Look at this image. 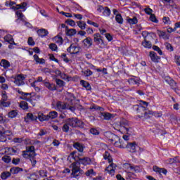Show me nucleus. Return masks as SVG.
I'll list each match as a JSON object with an SVG mask.
<instances>
[{
	"label": "nucleus",
	"mask_w": 180,
	"mask_h": 180,
	"mask_svg": "<svg viewBox=\"0 0 180 180\" xmlns=\"http://www.w3.org/2000/svg\"><path fill=\"white\" fill-rule=\"evenodd\" d=\"M79 162H75L72 163V176L73 178H77L79 176L80 174H82V170H81V164L83 165H88V164H91V159L89 158H79L78 157Z\"/></svg>",
	"instance_id": "f257e3e1"
},
{
	"label": "nucleus",
	"mask_w": 180,
	"mask_h": 180,
	"mask_svg": "<svg viewBox=\"0 0 180 180\" xmlns=\"http://www.w3.org/2000/svg\"><path fill=\"white\" fill-rule=\"evenodd\" d=\"M22 155L23 158L30 160L32 167H36V164H37V160H36V155H37V154L36 153V149L34 148V146H27L26 150L22 152Z\"/></svg>",
	"instance_id": "f03ea898"
},
{
	"label": "nucleus",
	"mask_w": 180,
	"mask_h": 180,
	"mask_svg": "<svg viewBox=\"0 0 180 180\" xmlns=\"http://www.w3.org/2000/svg\"><path fill=\"white\" fill-rule=\"evenodd\" d=\"M134 110H136V112L138 113V117H139V119H143V120L148 119V117H150V115H153V112H151V111L146 109L143 105H134Z\"/></svg>",
	"instance_id": "7ed1b4c3"
},
{
	"label": "nucleus",
	"mask_w": 180,
	"mask_h": 180,
	"mask_svg": "<svg viewBox=\"0 0 180 180\" xmlns=\"http://www.w3.org/2000/svg\"><path fill=\"white\" fill-rule=\"evenodd\" d=\"M154 36V33L148 32L147 31L142 32V36L144 38V40L142 41V46L145 47V49H151L153 44L150 41V40H153V35Z\"/></svg>",
	"instance_id": "20e7f679"
},
{
	"label": "nucleus",
	"mask_w": 180,
	"mask_h": 180,
	"mask_svg": "<svg viewBox=\"0 0 180 180\" xmlns=\"http://www.w3.org/2000/svg\"><path fill=\"white\" fill-rule=\"evenodd\" d=\"M120 125L121 130H125V133L127 134H131V131H130V130H131V127H129V121L123 120L122 121H121Z\"/></svg>",
	"instance_id": "39448f33"
},
{
	"label": "nucleus",
	"mask_w": 180,
	"mask_h": 180,
	"mask_svg": "<svg viewBox=\"0 0 180 180\" xmlns=\"http://www.w3.org/2000/svg\"><path fill=\"white\" fill-rule=\"evenodd\" d=\"M106 137H107V139H108V140H109V141H110V143L114 144V146H115L116 143L119 142L120 138L117 136V135H116L113 133H110V132L107 133Z\"/></svg>",
	"instance_id": "423d86ee"
},
{
	"label": "nucleus",
	"mask_w": 180,
	"mask_h": 180,
	"mask_svg": "<svg viewBox=\"0 0 180 180\" xmlns=\"http://www.w3.org/2000/svg\"><path fill=\"white\" fill-rule=\"evenodd\" d=\"M26 77L23 75H18L14 78V84L18 86H21L25 84V79Z\"/></svg>",
	"instance_id": "0eeeda50"
},
{
	"label": "nucleus",
	"mask_w": 180,
	"mask_h": 180,
	"mask_svg": "<svg viewBox=\"0 0 180 180\" xmlns=\"http://www.w3.org/2000/svg\"><path fill=\"white\" fill-rule=\"evenodd\" d=\"M116 164L115 163H111L108 167H106L105 171L111 175V176H113L115 175V171H116Z\"/></svg>",
	"instance_id": "6e6552de"
},
{
	"label": "nucleus",
	"mask_w": 180,
	"mask_h": 180,
	"mask_svg": "<svg viewBox=\"0 0 180 180\" xmlns=\"http://www.w3.org/2000/svg\"><path fill=\"white\" fill-rule=\"evenodd\" d=\"M128 171L131 172H135V174H139V172H141V169L140 166H134L131 164H127Z\"/></svg>",
	"instance_id": "1a4fd4ad"
},
{
	"label": "nucleus",
	"mask_w": 180,
	"mask_h": 180,
	"mask_svg": "<svg viewBox=\"0 0 180 180\" xmlns=\"http://www.w3.org/2000/svg\"><path fill=\"white\" fill-rule=\"evenodd\" d=\"M24 120L25 123H30V122H34L37 120V116L33 115L32 113L29 112L24 117Z\"/></svg>",
	"instance_id": "9d476101"
},
{
	"label": "nucleus",
	"mask_w": 180,
	"mask_h": 180,
	"mask_svg": "<svg viewBox=\"0 0 180 180\" xmlns=\"http://www.w3.org/2000/svg\"><path fill=\"white\" fill-rule=\"evenodd\" d=\"M8 133H11L8 131H4V127L0 126V141L1 143H5L6 141V136L5 134H8Z\"/></svg>",
	"instance_id": "9b49d317"
},
{
	"label": "nucleus",
	"mask_w": 180,
	"mask_h": 180,
	"mask_svg": "<svg viewBox=\"0 0 180 180\" xmlns=\"http://www.w3.org/2000/svg\"><path fill=\"white\" fill-rule=\"evenodd\" d=\"M94 41L96 44H103V39H102V36L99 33H96L94 35Z\"/></svg>",
	"instance_id": "f8f14e48"
},
{
	"label": "nucleus",
	"mask_w": 180,
	"mask_h": 180,
	"mask_svg": "<svg viewBox=\"0 0 180 180\" xmlns=\"http://www.w3.org/2000/svg\"><path fill=\"white\" fill-rule=\"evenodd\" d=\"M127 144H129V143L127 141H124L120 138L118 142L115 143V147H118L119 148H127Z\"/></svg>",
	"instance_id": "ddd939ff"
},
{
	"label": "nucleus",
	"mask_w": 180,
	"mask_h": 180,
	"mask_svg": "<svg viewBox=\"0 0 180 180\" xmlns=\"http://www.w3.org/2000/svg\"><path fill=\"white\" fill-rule=\"evenodd\" d=\"M67 51L70 53V54H78L79 53V49L75 46L74 44H71L69 48H68Z\"/></svg>",
	"instance_id": "4468645a"
},
{
	"label": "nucleus",
	"mask_w": 180,
	"mask_h": 180,
	"mask_svg": "<svg viewBox=\"0 0 180 180\" xmlns=\"http://www.w3.org/2000/svg\"><path fill=\"white\" fill-rule=\"evenodd\" d=\"M100 117L104 120H110V119H113V115L109 112H101Z\"/></svg>",
	"instance_id": "2eb2a0df"
},
{
	"label": "nucleus",
	"mask_w": 180,
	"mask_h": 180,
	"mask_svg": "<svg viewBox=\"0 0 180 180\" xmlns=\"http://www.w3.org/2000/svg\"><path fill=\"white\" fill-rule=\"evenodd\" d=\"M77 117L67 119V124H69L70 127H77Z\"/></svg>",
	"instance_id": "dca6fc26"
},
{
	"label": "nucleus",
	"mask_w": 180,
	"mask_h": 180,
	"mask_svg": "<svg viewBox=\"0 0 180 180\" xmlns=\"http://www.w3.org/2000/svg\"><path fill=\"white\" fill-rule=\"evenodd\" d=\"M67 103H63L61 101H58L56 103V108L57 109H58V110H64L65 109H67Z\"/></svg>",
	"instance_id": "f3484780"
},
{
	"label": "nucleus",
	"mask_w": 180,
	"mask_h": 180,
	"mask_svg": "<svg viewBox=\"0 0 180 180\" xmlns=\"http://www.w3.org/2000/svg\"><path fill=\"white\" fill-rule=\"evenodd\" d=\"M44 85L46 88H48L49 91H57V87L54 84H50L49 82H44Z\"/></svg>",
	"instance_id": "a211bd4d"
},
{
	"label": "nucleus",
	"mask_w": 180,
	"mask_h": 180,
	"mask_svg": "<svg viewBox=\"0 0 180 180\" xmlns=\"http://www.w3.org/2000/svg\"><path fill=\"white\" fill-rule=\"evenodd\" d=\"M127 148L129 149L130 153H136V142L128 143L127 145Z\"/></svg>",
	"instance_id": "6ab92c4d"
},
{
	"label": "nucleus",
	"mask_w": 180,
	"mask_h": 180,
	"mask_svg": "<svg viewBox=\"0 0 180 180\" xmlns=\"http://www.w3.org/2000/svg\"><path fill=\"white\" fill-rule=\"evenodd\" d=\"M74 148L79 150V153L84 152V145L81 144L79 142H76L73 144Z\"/></svg>",
	"instance_id": "aec40b11"
},
{
	"label": "nucleus",
	"mask_w": 180,
	"mask_h": 180,
	"mask_svg": "<svg viewBox=\"0 0 180 180\" xmlns=\"http://www.w3.org/2000/svg\"><path fill=\"white\" fill-rule=\"evenodd\" d=\"M149 56L153 63H158L160 60V57L157 56V53L154 51H150Z\"/></svg>",
	"instance_id": "412c9836"
},
{
	"label": "nucleus",
	"mask_w": 180,
	"mask_h": 180,
	"mask_svg": "<svg viewBox=\"0 0 180 180\" xmlns=\"http://www.w3.org/2000/svg\"><path fill=\"white\" fill-rule=\"evenodd\" d=\"M5 41L9 43V44H15V41L13 40V37L11 34H7L4 37Z\"/></svg>",
	"instance_id": "4be33fe9"
},
{
	"label": "nucleus",
	"mask_w": 180,
	"mask_h": 180,
	"mask_svg": "<svg viewBox=\"0 0 180 180\" xmlns=\"http://www.w3.org/2000/svg\"><path fill=\"white\" fill-rule=\"evenodd\" d=\"M83 44L84 47H91L92 46V39L91 37H87L83 40Z\"/></svg>",
	"instance_id": "5701e85b"
},
{
	"label": "nucleus",
	"mask_w": 180,
	"mask_h": 180,
	"mask_svg": "<svg viewBox=\"0 0 180 180\" xmlns=\"http://www.w3.org/2000/svg\"><path fill=\"white\" fill-rule=\"evenodd\" d=\"M23 171L22 168L20 167H12L10 169V172L13 174V175H15L16 174H19V172H22Z\"/></svg>",
	"instance_id": "b1692460"
},
{
	"label": "nucleus",
	"mask_w": 180,
	"mask_h": 180,
	"mask_svg": "<svg viewBox=\"0 0 180 180\" xmlns=\"http://www.w3.org/2000/svg\"><path fill=\"white\" fill-rule=\"evenodd\" d=\"M37 34L41 37H46V36H47V34H49V31H47V30H46V29H40V30H37Z\"/></svg>",
	"instance_id": "393cba45"
},
{
	"label": "nucleus",
	"mask_w": 180,
	"mask_h": 180,
	"mask_svg": "<svg viewBox=\"0 0 180 180\" xmlns=\"http://www.w3.org/2000/svg\"><path fill=\"white\" fill-rule=\"evenodd\" d=\"M38 119L40 122H45L46 120H49V116L48 115H44V114L41 112L38 113Z\"/></svg>",
	"instance_id": "a878e982"
},
{
	"label": "nucleus",
	"mask_w": 180,
	"mask_h": 180,
	"mask_svg": "<svg viewBox=\"0 0 180 180\" xmlns=\"http://www.w3.org/2000/svg\"><path fill=\"white\" fill-rule=\"evenodd\" d=\"M0 65H1V67H4L5 69H6V68H9V67H11V63L7 60L2 59L0 63Z\"/></svg>",
	"instance_id": "bb28decb"
},
{
	"label": "nucleus",
	"mask_w": 180,
	"mask_h": 180,
	"mask_svg": "<svg viewBox=\"0 0 180 180\" xmlns=\"http://www.w3.org/2000/svg\"><path fill=\"white\" fill-rule=\"evenodd\" d=\"M80 84H81V85H82V86L86 88V91H91V84H89V83L88 82H86L85 80H81Z\"/></svg>",
	"instance_id": "cd10ccee"
},
{
	"label": "nucleus",
	"mask_w": 180,
	"mask_h": 180,
	"mask_svg": "<svg viewBox=\"0 0 180 180\" xmlns=\"http://www.w3.org/2000/svg\"><path fill=\"white\" fill-rule=\"evenodd\" d=\"M11 175H12L11 172H4L1 174V178L3 180L8 179Z\"/></svg>",
	"instance_id": "c85d7f7f"
},
{
	"label": "nucleus",
	"mask_w": 180,
	"mask_h": 180,
	"mask_svg": "<svg viewBox=\"0 0 180 180\" xmlns=\"http://www.w3.org/2000/svg\"><path fill=\"white\" fill-rule=\"evenodd\" d=\"M25 6H27V3L23 2L21 4L16 5V7L13 6V9H15V11H18V9H25Z\"/></svg>",
	"instance_id": "c756f323"
},
{
	"label": "nucleus",
	"mask_w": 180,
	"mask_h": 180,
	"mask_svg": "<svg viewBox=\"0 0 180 180\" xmlns=\"http://www.w3.org/2000/svg\"><path fill=\"white\" fill-rule=\"evenodd\" d=\"M58 116V113L56 111H51L48 115V120L50 119H56Z\"/></svg>",
	"instance_id": "7c9ffc66"
},
{
	"label": "nucleus",
	"mask_w": 180,
	"mask_h": 180,
	"mask_svg": "<svg viewBox=\"0 0 180 180\" xmlns=\"http://www.w3.org/2000/svg\"><path fill=\"white\" fill-rule=\"evenodd\" d=\"M104 160H108V162H112L113 160L112 159V156H110V153L109 152L105 151V153L103 155Z\"/></svg>",
	"instance_id": "2f4dec72"
},
{
	"label": "nucleus",
	"mask_w": 180,
	"mask_h": 180,
	"mask_svg": "<svg viewBox=\"0 0 180 180\" xmlns=\"http://www.w3.org/2000/svg\"><path fill=\"white\" fill-rule=\"evenodd\" d=\"M20 107L24 110H27L29 109V104L26 101H21L20 103Z\"/></svg>",
	"instance_id": "473e14b6"
},
{
	"label": "nucleus",
	"mask_w": 180,
	"mask_h": 180,
	"mask_svg": "<svg viewBox=\"0 0 180 180\" xmlns=\"http://www.w3.org/2000/svg\"><path fill=\"white\" fill-rule=\"evenodd\" d=\"M53 40L55 41V43H58V44H59L60 46H61V44H63V37H60V36H56L53 38Z\"/></svg>",
	"instance_id": "72a5a7b5"
},
{
	"label": "nucleus",
	"mask_w": 180,
	"mask_h": 180,
	"mask_svg": "<svg viewBox=\"0 0 180 180\" xmlns=\"http://www.w3.org/2000/svg\"><path fill=\"white\" fill-rule=\"evenodd\" d=\"M82 75H84V77H91V75H92V74H94V72H92V71H91V70L87 69L85 70H82Z\"/></svg>",
	"instance_id": "f704fd0d"
},
{
	"label": "nucleus",
	"mask_w": 180,
	"mask_h": 180,
	"mask_svg": "<svg viewBox=\"0 0 180 180\" xmlns=\"http://www.w3.org/2000/svg\"><path fill=\"white\" fill-rule=\"evenodd\" d=\"M77 23V26H79V27H80V29H82V30H85V29L86 27V23H85V22L78 21Z\"/></svg>",
	"instance_id": "c9c22d12"
},
{
	"label": "nucleus",
	"mask_w": 180,
	"mask_h": 180,
	"mask_svg": "<svg viewBox=\"0 0 180 180\" xmlns=\"http://www.w3.org/2000/svg\"><path fill=\"white\" fill-rule=\"evenodd\" d=\"M62 130L65 133H68V131L70 130V124L67 123V120L65 121V124L63 125Z\"/></svg>",
	"instance_id": "e433bc0d"
},
{
	"label": "nucleus",
	"mask_w": 180,
	"mask_h": 180,
	"mask_svg": "<svg viewBox=\"0 0 180 180\" xmlns=\"http://www.w3.org/2000/svg\"><path fill=\"white\" fill-rule=\"evenodd\" d=\"M115 20L117 23H120V25L123 24V18L122 17V15L117 14L115 16Z\"/></svg>",
	"instance_id": "4c0bfd02"
},
{
	"label": "nucleus",
	"mask_w": 180,
	"mask_h": 180,
	"mask_svg": "<svg viewBox=\"0 0 180 180\" xmlns=\"http://www.w3.org/2000/svg\"><path fill=\"white\" fill-rule=\"evenodd\" d=\"M103 16H110V8L108 7H104V10H103Z\"/></svg>",
	"instance_id": "58836bf2"
},
{
	"label": "nucleus",
	"mask_w": 180,
	"mask_h": 180,
	"mask_svg": "<svg viewBox=\"0 0 180 180\" xmlns=\"http://www.w3.org/2000/svg\"><path fill=\"white\" fill-rule=\"evenodd\" d=\"M128 23H130V25H136L137 22L139 20H137V18L134 17L133 18H129L127 20Z\"/></svg>",
	"instance_id": "ea45409f"
},
{
	"label": "nucleus",
	"mask_w": 180,
	"mask_h": 180,
	"mask_svg": "<svg viewBox=\"0 0 180 180\" xmlns=\"http://www.w3.org/2000/svg\"><path fill=\"white\" fill-rule=\"evenodd\" d=\"M75 34H77V30L75 29L68 30L67 31L68 36H74Z\"/></svg>",
	"instance_id": "a19ab883"
},
{
	"label": "nucleus",
	"mask_w": 180,
	"mask_h": 180,
	"mask_svg": "<svg viewBox=\"0 0 180 180\" xmlns=\"http://www.w3.org/2000/svg\"><path fill=\"white\" fill-rule=\"evenodd\" d=\"M137 173L134 172H128L127 174L129 178H132V179H136L137 178Z\"/></svg>",
	"instance_id": "79ce46f5"
},
{
	"label": "nucleus",
	"mask_w": 180,
	"mask_h": 180,
	"mask_svg": "<svg viewBox=\"0 0 180 180\" xmlns=\"http://www.w3.org/2000/svg\"><path fill=\"white\" fill-rule=\"evenodd\" d=\"M1 160L4 161V162H6V164H9L11 162V156L8 155H4L2 157Z\"/></svg>",
	"instance_id": "37998d69"
},
{
	"label": "nucleus",
	"mask_w": 180,
	"mask_h": 180,
	"mask_svg": "<svg viewBox=\"0 0 180 180\" xmlns=\"http://www.w3.org/2000/svg\"><path fill=\"white\" fill-rule=\"evenodd\" d=\"M18 116V112L15 110H12L10 112H8V117L11 119H13Z\"/></svg>",
	"instance_id": "c03bdc74"
},
{
	"label": "nucleus",
	"mask_w": 180,
	"mask_h": 180,
	"mask_svg": "<svg viewBox=\"0 0 180 180\" xmlns=\"http://www.w3.org/2000/svg\"><path fill=\"white\" fill-rule=\"evenodd\" d=\"M84 125L85 124L84 122L78 120V118L77 119L76 127H80L81 129H83Z\"/></svg>",
	"instance_id": "a18cd8bd"
},
{
	"label": "nucleus",
	"mask_w": 180,
	"mask_h": 180,
	"mask_svg": "<svg viewBox=\"0 0 180 180\" xmlns=\"http://www.w3.org/2000/svg\"><path fill=\"white\" fill-rule=\"evenodd\" d=\"M49 49L52 51H57L58 47H57V44H56L54 43H51V44H49Z\"/></svg>",
	"instance_id": "49530a36"
},
{
	"label": "nucleus",
	"mask_w": 180,
	"mask_h": 180,
	"mask_svg": "<svg viewBox=\"0 0 180 180\" xmlns=\"http://www.w3.org/2000/svg\"><path fill=\"white\" fill-rule=\"evenodd\" d=\"M85 175L86 176H91V175H96V173L94 172L93 169H90L86 172Z\"/></svg>",
	"instance_id": "de8ad7c7"
},
{
	"label": "nucleus",
	"mask_w": 180,
	"mask_h": 180,
	"mask_svg": "<svg viewBox=\"0 0 180 180\" xmlns=\"http://www.w3.org/2000/svg\"><path fill=\"white\" fill-rule=\"evenodd\" d=\"M158 34L160 37H162V39H167V34L165 32L158 30Z\"/></svg>",
	"instance_id": "09e8293b"
},
{
	"label": "nucleus",
	"mask_w": 180,
	"mask_h": 180,
	"mask_svg": "<svg viewBox=\"0 0 180 180\" xmlns=\"http://www.w3.org/2000/svg\"><path fill=\"white\" fill-rule=\"evenodd\" d=\"M90 133L94 136H99V131L95 128H92L90 129Z\"/></svg>",
	"instance_id": "8fccbe9b"
},
{
	"label": "nucleus",
	"mask_w": 180,
	"mask_h": 180,
	"mask_svg": "<svg viewBox=\"0 0 180 180\" xmlns=\"http://www.w3.org/2000/svg\"><path fill=\"white\" fill-rule=\"evenodd\" d=\"M150 20H151V22H154V23H158V20H157V17H155V14L150 15Z\"/></svg>",
	"instance_id": "3c124183"
},
{
	"label": "nucleus",
	"mask_w": 180,
	"mask_h": 180,
	"mask_svg": "<svg viewBox=\"0 0 180 180\" xmlns=\"http://www.w3.org/2000/svg\"><path fill=\"white\" fill-rule=\"evenodd\" d=\"M153 50H155V51H157L158 54H160V56H162V51H161V49H160V47H158V46H153Z\"/></svg>",
	"instance_id": "603ef678"
},
{
	"label": "nucleus",
	"mask_w": 180,
	"mask_h": 180,
	"mask_svg": "<svg viewBox=\"0 0 180 180\" xmlns=\"http://www.w3.org/2000/svg\"><path fill=\"white\" fill-rule=\"evenodd\" d=\"M1 106H4V108H8L9 105H11V102L6 101H3L0 102Z\"/></svg>",
	"instance_id": "864d4df0"
},
{
	"label": "nucleus",
	"mask_w": 180,
	"mask_h": 180,
	"mask_svg": "<svg viewBox=\"0 0 180 180\" xmlns=\"http://www.w3.org/2000/svg\"><path fill=\"white\" fill-rule=\"evenodd\" d=\"M56 82L58 85V86H64V81L60 79H56Z\"/></svg>",
	"instance_id": "5fc2aeb1"
},
{
	"label": "nucleus",
	"mask_w": 180,
	"mask_h": 180,
	"mask_svg": "<svg viewBox=\"0 0 180 180\" xmlns=\"http://www.w3.org/2000/svg\"><path fill=\"white\" fill-rule=\"evenodd\" d=\"M166 49L167 50H169V51H174V47H172V45L169 43H165Z\"/></svg>",
	"instance_id": "6e6d98bb"
},
{
	"label": "nucleus",
	"mask_w": 180,
	"mask_h": 180,
	"mask_svg": "<svg viewBox=\"0 0 180 180\" xmlns=\"http://www.w3.org/2000/svg\"><path fill=\"white\" fill-rule=\"evenodd\" d=\"M39 174L42 178H44V176H47V171L46 170H40L39 172Z\"/></svg>",
	"instance_id": "4d7b16f0"
},
{
	"label": "nucleus",
	"mask_w": 180,
	"mask_h": 180,
	"mask_svg": "<svg viewBox=\"0 0 180 180\" xmlns=\"http://www.w3.org/2000/svg\"><path fill=\"white\" fill-rule=\"evenodd\" d=\"M144 12L147 14V15H153V9H151L150 8H146L144 9Z\"/></svg>",
	"instance_id": "13d9d810"
},
{
	"label": "nucleus",
	"mask_w": 180,
	"mask_h": 180,
	"mask_svg": "<svg viewBox=\"0 0 180 180\" xmlns=\"http://www.w3.org/2000/svg\"><path fill=\"white\" fill-rule=\"evenodd\" d=\"M92 109H94V110H103V108L102 107L96 105H92L91 107H90V110H92Z\"/></svg>",
	"instance_id": "bf43d9fd"
},
{
	"label": "nucleus",
	"mask_w": 180,
	"mask_h": 180,
	"mask_svg": "<svg viewBox=\"0 0 180 180\" xmlns=\"http://www.w3.org/2000/svg\"><path fill=\"white\" fill-rule=\"evenodd\" d=\"M66 23H68V25L70 26H75V21H74V20L68 19L66 21Z\"/></svg>",
	"instance_id": "052dcab7"
},
{
	"label": "nucleus",
	"mask_w": 180,
	"mask_h": 180,
	"mask_svg": "<svg viewBox=\"0 0 180 180\" xmlns=\"http://www.w3.org/2000/svg\"><path fill=\"white\" fill-rule=\"evenodd\" d=\"M8 101V96L6 95V91H4L2 93V98L1 101Z\"/></svg>",
	"instance_id": "680f3d73"
},
{
	"label": "nucleus",
	"mask_w": 180,
	"mask_h": 180,
	"mask_svg": "<svg viewBox=\"0 0 180 180\" xmlns=\"http://www.w3.org/2000/svg\"><path fill=\"white\" fill-rule=\"evenodd\" d=\"M16 15L18 18V19H23V13H22V11H18L16 12Z\"/></svg>",
	"instance_id": "e2e57ef3"
},
{
	"label": "nucleus",
	"mask_w": 180,
	"mask_h": 180,
	"mask_svg": "<svg viewBox=\"0 0 180 180\" xmlns=\"http://www.w3.org/2000/svg\"><path fill=\"white\" fill-rule=\"evenodd\" d=\"M27 43H28L29 46H34V41H33L32 37H29L28 38Z\"/></svg>",
	"instance_id": "0e129e2a"
},
{
	"label": "nucleus",
	"mask_w": 180,
	"mask_h": 180,
	"mask_svg": "<svg viewBox=\"0 0 180 180\" xmlns=\"http://www.w3.org/2000/svg\"><path fill=\"white\" fill-rule=\"evenodd\" d=\"M104 9H105V7H103V6H101V5L97 6V11H98L100 13H101V12H102V13H103Z\"/></svg>",
	"instance_id": "69168bd1"
},
{
	"label": "nucleus",
	"mask_w": 180,
	"mask_h": 180,
	"mask_svg": "<svg viewBox=\"0 0 180 180\" xmlns=\"http://www.w3.org/2000/svg\"><path fill=\"white\" fill-rule=\"evenodd\" d=\"M129 82V84H132V85H137V84H139V82H137L136 79H130Z\"/></svg>",
	"instance_id": "338daca9"
},
{
	"label": "nucleus",
	"mask_w": 180,
	"mask_h": 180,
	"mask_svg": "<svg viewBox=\"0 0 180 180\" xmlns=\"http://www.w3.org/2000/svg\"><path fill=\"white\" fill-rule=\"evenodd\" d=\"M175 63L177 64V65H180V56H175Z\"/></svg>",
	"instance_id": "774afa93"
}]
</instances>
